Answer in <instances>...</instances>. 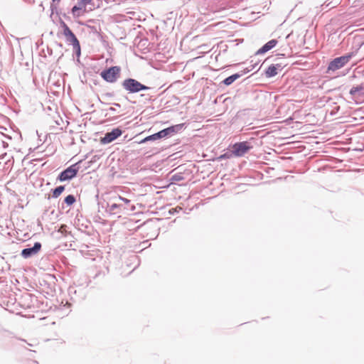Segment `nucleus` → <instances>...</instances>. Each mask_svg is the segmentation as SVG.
Returning a JSON list of instances; mask_svg holds the SVG:
<instances>
[{
  "mask_svg": "<svg viewBox=\"0 0 364 364\" xmlns=\"http://www.w3.org/2000/svg\"><path fill=\"white\" fill-rule=\"evenodd\" d=\"M184 127V124H178L176 125H173L165 128L155 134L149 135L144 139H143L140 143L143 144L150 141H156L158 139H161L165 137L173 136V134L181 132Z\"/></svg>",
  "mask_w": 364,
  "mask_h": 364,
  "instance_id": "1",
  "label": "nucleus"
},
{
  "mask_svg": "<svg viewBox=\"0 0 364 364\" xmlns=\"http://www.w3.org/2000/svg\"><path fill=\"white\" fill-rule=\"evenodd\" d=\"M122 87L129 94L138 93L141 91L150 90L152 88L148 87L136 79L128 77L122 82Z\"/></svg>",
  "mask_w": 364,
  "mask_h": 364,
  "instance_id": "2",
  "label": "nucleus"
},
{
  "mask_svg": "<svg viewBox=\"0 0 364 364\" xmlns=\"http://www.w3.org/2000/svg\"><path fill=\"white\" fill-rule=\"evenodd\" d=\"M357 52H350L344 55L338 57L331 60L328 65V72L336 71L345 65H346L350 60L355 55Z\"/></svg>",
  "mask_w": 364,
  "mask_h": 364,
  "instance_id": "3",
  "label": "nucleus"
},
{
  "mask_svg": "<svg viewBox=\"0 0 364 364\" xmlns=\"http://www.w3.org/2000/svg\"><path fill=\"white\" fill-rule=\"evenodd\" d=\"M121 68L119 66H112L103 70L100 73L102 78L107 82L114 83L117 82L120 76Z\"/></svg>",
  "mask_w": 364,
  "mask_h": 364,
  "instance_id": "4",
  "label": "nucleus"
},
{
  "mask_svg": "<svg viewBox=\"0 0 364 364\" xmlns=\"http://www.w3.org/2000/svg\"><path fill=\"white\" fill-rule=\"evenodd\" d=\"M80 163V161L75 163L62 171L58 176L57 180L60 182H63L75 178L79 171Z\"/></svg>",
  "mask_w": 364,
  "mask_h": 364,
  "instance_id": "5",
  "label": "nucleus"
},
{
  "mask_svg": "<svg viewBox=\"0 0 364 364\" xmlns=\"http://www.w3.org/2000/svg\"><path fill=\"white\" fill-rule=\"evenodd\" d=\"M250 142L245 141L236 142L232 146V149L235 156L241 157L252 149Z\"/></svg>",
  "mask_w": 364,
  "mask_h": 364,
  "instance_id": "6",
  "label": "nucleus"
},
{
  "mask_svg": "<svg viewBox=\"0 0 364 364\" xmlns=\"http://www.w3.org/2000/svg\"><path fill=\"white\" fill-rule=\"evenodd\" d=\"M122 134V130L120 128H114L111 132H107L103 137H101L100 141L103 144H109L120 136Z\"/></svg>",
  "mask_w": 364,
  "mask_h": 364,
  "instance_id": "7",
  "label": "nucleus"
},
{
  "mask_svg": "<svg viewBox=\"0 0 364 364\" xmlns=\"http://www.w3.org/2000/svg\"><path fill=\"white\" fill-rule=\"evenodd\" d=\"M126 205L122 203L114 202L107 203L106 206V212L110 215L120 214L123 210H127Z\"/></svg>",
  "mask_w": 364,
  "mask_h": 364,
  "instance_id": "8",
  "label": "nucleus"
},
{
  "mask_svg": "<svg viewBox=\"0 0 364 364\" xmlns=\"http://www.w3.org/2000/svg\"><path fill=\"white\" fill-rule=\"evenodd\" d=\"M41 243L39 242H36L34 243L33 247H28L22 250L21 255L25 258H30L35 255H36L41 248Z\"/></svg>",
  "mask_w": 364,
  "mask_h": 364,
  "instance_id": "9",
  "label": "nucleus"
},
{
  "mask_svg": "<svg viewBox=\"0 0 364 364\" xmlns=\"http://www.w3.org/2000/svg\"><path fill=\"white\" fill-rule=\"evenodd\" d=\"M277 43H278V41L276 39H272V40L269 41L267 43H266L264 45H263L256 52L255 54L256 55H262V54L267 53V51H269L271 49H272L273 48H274L277 46Z\"/></svg>",
  "mask_w": 364,
  "mask_h": 364,
  "instance_id": "10",
  "label": "nucleus"
},
{
  "mask_svg": "<svg viewBox=\"0 0 364 364\" xmlns=\"http://www.w3.org/2000/svg\"><path fill=\"white\" fill-rule=\"evenodd\" d=\"M349 94L353 97L363 96L364 95V82L356 86H353Z\"/></svg>",
  "mask_w": 364,
  "mask_h": 364,
  "instance_id": "11",
  "label": "nucleus"
},
{
  "mask_svg": "<svg viewBox=\"0 0 364 364\" xmlns=\"http://www.w3.org/2000/svg\"><path fill=\"white\" fill-rule=\"evenodd\" d=\"M240 77V74H238V73H235V74L225 78L223 80L222 83L226 86H229V85H232L236 80L239 79Z\"/></svg>",
  "mask_w": 364,
  "mask_h": 364,
  "instance_id": "12",
  "label": "nucleus"
},
{
  "mask_svg": "<svg viewBox=\"0 0 364 364\" xmlns=\"http://www.w3.org/2000/svg\"><path fill=\"white\" fill-rule=\"evenodd\" d=\"M86 6L85 4L80 2V0H77V4H75L71 9V12L74 16H79L80 14L77 12L82 10Z\"/></svg>",
  "mask_w": 364,
  "mask_h": 364,
  "instance_id": "13",
  "label": "nucleus"
},
{
  "mask_svg": "<svg viewBox=\"0 0 364 364\" xmlns=\"http://www.w3.org/2000/svg\"><path fill=\"white\" fill-rule=\"evenodd\" d=\"M277 75V70L272 64L270 65L265 70V76L267 77H272Z\"/></svg>",
  "mask_w": 364,
  "mask_h": 364,
  "instance_id": "14",
  "label": "nucleus"
},
{
  "mask_svg": "<svg viewBox=\"0 0 364 364\" xmlns=\"http://www.w3.org/2000/svg\"><path fill=\"white\" fill-rule=\"evenodd\" d=\"M65 190V186H59L56 188L51 190L52 195L51 197L53 198H57L58 196H60V194L64 191Z\"/></svg>",
  "mask_w": 364,
  "mask_h": 364,
  "instance_id": "15",
  "label": "nucleus"
},
{
  "mask_svg": "<svg viewBox=\"0 0 364 364\" xmlns=\"http://www.w3.org/2000/svg\"><path fill=\"white\" fill-rule=\"evenodd\" d=\"M59 23L60 25V27L63 28V35L66 37L67 36L71 34L72 33H73L70 29V28L68 27V26L65 23V21L63 20H62L61 18H60L59 20Z\"/></svg>",
  "mask_w": 364,
  "mask_h": 364,
  "instance_id": "16",
  "label": "nucleus"
},
{
  "mask_svg": "<svg viewBox=\"0 0 364 364\" xmlns=\"http://www.w3.org/2000/svg\"><path fill=\"white\" fill-rule=\"evenodd\" d=\"M65 38L66 41L70 43L72 46L77 45L78 43H80L78 39L77 38L74 33H72L71 34L67 36Z\"/></svg>",
  "mask_w": 364,
  "mask_h": 364,
  "instance_id": "17",
  "label": "nucleus"
},
{
  "mask_svg": "<svg viewBox=\"0 0 364 364\" xmlns=\"http://www.w3.org/2000/svg\"><path fill=\"white\" fill-rule=\"evenodd\" d=\"M76 201L75 196L74 195H68L64 199V203L70 206L75 203Z\"/></svg>",
  "mask_w": 364,
  "mask_h": 364,
  "instance_id": "18",
  "label": "nucleus"
},
{
  "mask_svg": "<svg viewBox=\"0 0 364 364\" xmlns=\"http://www.w3.org/2000/svg\"><path fill=\"white\" fill-rule=\"evenodd\" d=\"M184 180V177L182 175V173H175L173 174L171 177V182L173 183L174 182H179V181H182Z\"/></svg>",
  "mask_w": 364,
  "mask_h": 364,
  "instance_id": "19",
  "label": "nucleus"
},
{
  "mask_svg": "<svg viewBox=\"0 0 364 364\" xmlns=\"http://www.w3.org/2000/svg\"><path fill=\"white\" fill-rule=\"evenodd\" d=\"M60 1V0H52V3L50 4V10L52 14L54 13L58 14L57 4H58Z\"/></svg>",
  "mask_w": 364,
  "mask_h": 364,
  "instance_id": "20",
  "label": "nucleus"
},
{
  "mask_svg": "<svg viewBox=\"0 0 364 364\" xmlns=\"http://www.w3.org/2000/svg\"><path fill=\"white\" fill-rule=\"evenodd\" d=\"M256 65H257V63L252 65L250 67L246 68L243 69L242 70L238 72V74H240V77H241L242 76L245 75V74L248 73L249 72H250L251 70L255 69Z\"/></svg>",
  "mask_w": 364,
  "mask_h": 364,
  "instance_id": "21",
  "label": "nucleus"
},
{
  "mask_svg": "<svg viewBox=\"0 0 364 364\" xmlns=\"http://www.w3.org/2000/svg\"><path fill=\"white\" fill-rule=\"evenodd\" d=\"M234 156L232 149L230 151H227L219 156V159H228Z\"/></svg>",
  "mask_w": 364,
  "mask_h": 364,
  "instance_id": "22",
  "label": "nucleus"
},
{
  "mask_svg": "<svg viewBox=\"0 0 364 364\" xmlns=\"http://www.w3.org/2000/svg\"><path fill=\"white\" fill-rule=\"evenodd\" d=\"M73 50H74V53L76 55V56L77 58H80V54H81L80 44L78 43L77 45H74V46H73Z\"/></svg>",
  "mask_w": 364,
  "mask_h": 364,
  "instance_id": "23",
  "label": "nucleus"
},
{
  "mask_svg": "<svg viewBox=\"0 0 364 364\" xmlns=\"http://www.w3.org/2000/svg\"><path fill=\"white\" fill-rule=\"evenodd\" d=\"M117 202H119V203H124L123 204L125 205L127 204H129L130 203V200L127 199V198H123V197H121V196H119L117 198Z\"/></svg>",
  "mask_w": 364,
  "mask_h": 364,
  "instance_id": "24",
  "label": "nucleus"
},
{
  "mask_svg": "<svg viewBox=\"0 0 364 364\" xmlns=\"http://www.w3.org/2000/svg\"><path fill=\"white\" fill-rule=\"evenodd\" d=\"M182 210V208H180V207H177V208H171V209L169 210V211H168V212H169V213H170L171 215H174V214H176V213H178V212H179V210Z\"/></svg>",
  "mask_w": 364,
  "mask_h": 364,
  "instance_id": "25",
  "label": "nucleus"
},
{
  "mask_svg": "<svg viewBox=\"0 0 364 364\" xmlns=\"http://www.w3.org/2000/svg\"><path fill=\"white\" fill-rule=\"evenodd\" d=\"M114 94L113 92H105L102 95V97L104 98H110L113 97Z\"/></svg>",
  "mask_w": 364,
  "mask_h": 364,
  "instance_id": "26",
  "label": "nucleus"
},
{
  "mask_svg": "<svg viewBox=\"0 0 364 364\" xmlns=\"http://www.w3.org/2000/svg\"><path fill=\"white\" fill-rule=\"evenodd\" d=\"M92 0H80V2L85 4L86 6L91 4Z\"/></svg>",
  "mask_w": 364,
  "mask_h": 364,
  "instance_id": "27",
  "label": "nucleus"
},
{
  "mask_svg": "<svg viewBox=\"0 0 364 364\" xmlns=\"http://www.w3.org/2000/svg\"><path fill=\"white\" fill-rule=\"evenodd\" d=\"M274 66H275V68H277V70H282V65L281 64H272Z\"/></svg>",
  "mask_w": 364,
  "mask_h": 364,
  "instance_id": "28",
  "label": "nucleus"
},
{
  "mask_svg": "<svg viewBox=\"0 0 364 364\" xmlns=\"http://www.w3.org/2000/svg\"><path fill=\"white\" fill-rule=\"evenodd\" d=\"M69 293L70 294H72V293H75V294L76 293V290L75 289V288L70 287L69 288Z\"/></svg>",
  "mask_w": 364,
  "mask_h": 364,
  "instance_id": "29",
  "label": "nucleus"
},
{
  "mask_svg": "<svg viewBox=\"0 0 364 364\" xmlns=\"http://www.w3.org/2000/svg\"><path fill=\"white\" fill-rule=\"evenodd\" d=\"M109 110L110 112H117V109H116L114 107H110L109 108Z\"/></svg>",
  "mask_w": 364,
  "mask_h": 364,
  "instance_id": "30",
  "label": "nucleus"
},
{
  "mask_svg": "<svg viewBox=\"0 0 364 364\" xmlns=\"http://www.w3.org/2000/svg\"><path fill=\"white\" fill-rule=\"evenodd\" d=\"M113 105L115 106V107H121V105L119 104V103H113Z\"/></svg>",
  "mask_w": 364,
  "mask_h": 364,
  "instance_id": "31",
  "label": "nucleus"
},
{
  "mask_svg": "<svg viewBox=\"0 0 364 364\" xmlns=\"http://www.w3.org/2000/svg\"><path fill=\"white\" fill-rule=\"evenodd\" d=\"M98 100L100 101V102L101 104L107 105V103H105V102H102V101L100 100V97H98Z\"/></svg>",
  "mask_w": 364,
  "mask_h": 364,
  "instance_id": "32",
  "label": "nucleus"
},
{
  "mask_svg": "<svg viewBox=\"0 0 364 364\" xmlns=\"http://www.w3.org/2000/svg\"><path fill=\"white\" fill-rule=\"evenodd\" d=\"M122 3H124V1H121V2H119V5L121 4Z\"/></svg>",
  "mask_w": 364,
  "mask_h": 364,
  "instance_id": "33",
  "label": "nucleus"
},
{
  "mask_svg": "<svg viewBox=\"0 0 364 364\" xmlns=\"http://www.w3.org/2000/svg\"><path fill=\"white\" fill-rule=\"evenodd\" d=\"M111 1L114 2V1H116L117 0H111Z\"/></svg>",
  "mask_w": 364,
  "mask_h": 364,
  "instance_id": "34",
  "label": "nucleus"
}]
</instances>
